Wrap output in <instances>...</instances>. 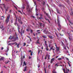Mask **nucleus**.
<instances>
[{
	"label": "nucleus",
	"instance_id": "obj_1",
	"mask_svg": "<svg viewBox=\"0 0 73 73\" xmlns=\"http://www.w3.org/2000/svg\"><path fill=\"white\" fill-rule=\"evenodd\" d=\"M9 40L11 39V41L12 42H15L16 40H18L19 39V38L18 37V35L17 34V33H15V36L14 35L13 37H12L10 36L9 38Z\"/></svg>",
	"mask_w": 73,
	"mask_h": 73
},
{
	"label": "nucleus",
	"instance_id": "obj_2",
	"mask_svg": "<svg viewBox=\"0 0 73 73\" xmlns=\"http://www.w3.org/2000/svg\"><path fill=\"white\" fill-rule=\"evenodd\" d=\"M10 18V15L9 14L8 16H7L6 19L5 20V23L6 24H7L9 22V19Z\"/></svg>",
	"mask_w": 73,
	"mask_h": 73
},
{
	"label": "nucleus",
	"instance_id": "obj_3",
	"mask_svg": "<svg viewBox=\"0 0 73 73\" xmlns=\"http://www.w3.org/2000/svg\"><path fill=\"white\" fill-rule=\"evenodd\" d=\"M3 8H4L5 9V10L6 11H8V9L9 8V7H6L5 5H4L3 7Z\"/></svg>",
	"mask_w": 73,
	"mask_h": 73
},
{
	"label": "nucleus",
	"instance_id": "obj_4",
	"mask_svg": "<svg viewBox=\"0 0 73 73\" xmlns=\"http://www.w3.org/2000/svg\"><path fill=\"white\" fill-rule=\"evenodd\" d=\"M69 35V38L70 41H71L72 40V35L71 34H68Z\"/></svg>",
	"mask_w": 73,
	"mask_h": 73
},
{
	"label": "nucleus",
	"instance_id": "obj_5",
	"mask_svg": "<svg viewBox=\"0 0 73 73\" xmlns=\"http://www.w3.org/2000/svg\"><path fill=\"white\" fill-rule=\"evenodd\" d=\"M60 20H59V22L58 23V26L60 28V30L61 29V26L60 25Z\"/></svg>",
	"mask_w": 73,
	"mask_h": 73
},
{
	"label": "nucleus",
	"instance_id": "obj_6",
	"mask_svg": "<svg viewBox=\"0 0 73 73\" xmlns=\"http://www.w3.org/2000/svg\"><path fill=\"white\" fill-rule=\"evenodd\" d=\"M27 11L28 12H30V9L29 6H27Z\"/></svg>",
	"mask_w": 73,
	"mask_h": 73
},
{
	"label": "nucleus",
	"instance_id": "obj_7",
	"mask_svg": "<svg viewBox=\"0 0 73 73\" xmlns=\"http://www.w3.org/2000/svg\"><path fill=\"white\" fill-rule=\"evenodd\" d=\"M55 60V58H52L50 60V63H52Z\"/></svg>",
	"mask_w": 73,
	"mask_h": 73
},
{
	"label": "nucleus",
	"instance_id": "obj_8",
	"mask_svg": "<svg viewBox=\"0 0 73 73\" xmlns=\"http://www.w3.org/2000/svg\"><path fill=\"white\" fill-rule=\"evenodd\" d=\"M21 18L20 16L19 17V19H18V21L19 23H21Z\"/></svg>",
	"mask_w": 73,
	"mask_h": 73
},
{
	"label": "nucleus",
	"instance_id": "obj_9",
	"mask_svg": "<svg viewBox=\"0 0 73 73\" xmlns=\"http://www.w3.org/2000/svg\"><path fill=\"white\" fill-rule=\"evenodd\" d=\"M40 40V38H38L37 40L36 41V44H40V43L39 42V41Z\"/></svg>",
	"mask_w": 73,
	"mask_h": 73
},
{
	"label": "nucleus",
	"instance_id": "obj_10",
	"mask_svg": "<svg viewBox=\"0 0 73 73\" xmlns=\"http://www.w3.org/2000/svg\"><path fill=\"white\" fill-rule=\"evenodd\" d=\"M45 13H46V15H47V16H48V18L50 19V17L49 16V14H48V13H46V12H45Z\"/></svg>",
	"mask_w": 73,
	"mask_h": 73
},
{
	"label": "nucleus",
	"instance_id": "obj_11",
	"mask_svg": "<svg viewBox=\"0 0 73 73\" xmlns=\"http://www.w3.org/2000/svg\"><path fill=\"white\" fill-rule=\"evenodd\" d=\"M4 59V58L3 56H1V58H0V60L1 61L3 60V61H4L3 59Z\"/></svg>",
	"mask_w": 73,
	"mask_h": 73
},
{
	"label": "nucleus",
	"instance_id": "obj_12",
	"mask_svg": "<svg viewBox=\"0 0 73 73\" xmlns=\"http://www.w3.org/2000/svg\"><path fill=\"white\" fill-rule=\"evenodd\" d=\"M14 25H15L16 26L17 25V26H18V24L17 23V21H16L15 23H14Z\"/></svg>",
	"mask_w": 73,
	"mask_h": 73
},
{
	"label": "nucleus",
	"instance_id": "obj_13",
	"mask_svg": "<svg viewBox=\"0 0 73 73\" xmlns=\"http://www.w3.org/2000/svg\"><path fill=\"white\" fill-rule=\"evenodd\" d=\"M20 26H19V24H18V32H19V33L20 32L19 30L20 29Z\"/></svg>",
	"mask_w": 73,
	"mask_h": 73
},
{
	"label": "nucleus",
	"instance_id": "obj_14",
	"mask_svg": "<svg viewBox=\"0 0 73 73\" xmlns=\"http://www.w3.org/2000/svg\"><path fill=\"white\" fill-rule=\"evenodd\" d=\"M59 50H60L59 48H58L57 46L56 49V51H57V52H58Z\"/></svg>",
	"mask_w": 73,
	"mask_h": 73
},
{
	"label": "nucleus",
	"instance_id": "obj_15",
	"mask_svg": "<svg viewBox=\"0 0 73 73\" xmlns=\"http://www.w3.org/2000/svg\"><path fill=\"white\" fill-rule=\"evenodd\" d=\"M46 49L47 51H48L49 50V48H48V45H47L46 47Z\"/></svg>",
	"mask_w": 73,
	"mask_h": 73
},
{
	"label": "nucleus",
	"instance_id": "obj_16",
	"mask_svg": "<svg viewBox=\"0 0 73 73\" xmlns=\"http://www.w3.org/2000/svg\"><path fill=\"white\" fill-rule=\"evenodd\" d=\"M59 21V17H58V16H57V21L58 24Z\"/></svg>",
	"mask_w": 73,
	"mask_h": 73
},
{
	"label": "nucleus",
	"instance_id": "obj_17",
	"mask_svg": "<svg viewBox=\"0 0 73 73\" xmlns=\"http://www.w3.org/2000/svg\"><path fill=\"white\" fill-rule=\"evenodd\" d=\"M45 17V19L46 20H47L48 22L49 23H50V21L49 20V19H46V17Z\"/></svg>",
	"mask_w": 73,
	"mask_h": 73
},
{
	"label": "nucleus",
	"instance_id": "obj_18",
	"mask_svg": "<svg viewBox=\"0 0 73 73\" xmlns=\"http://www.w3.org/2000/svg\"><path fill=\"white\" fill-rule=\"evenodd\" d=\"M27 68V66H26L25 67V69H24L23 71H26Z\"/></svg>",
	"mask_w": 73,
	"mask_h": 73
},
{
	"label": "nucleus",
	"instance_id": "obj_19",
	"mask_svg": "<svg viewBox=\"0 0 73 73\" xmlns=\"http://www.w3.org/2000/svg\"><path fill=\"white\" fill-rule=\"evenodd\" d=\"M10 60H7L5 62V64H7V63H8L9 62H10Z\"/></svg>",
	"mask_w": 73,
	"mask_h": 73
},
{
	"label": "nucleus",
	"instance_id": "obj_20",
	"mask_svg": "<svg viewBox=\"0 0 73 73\" xmlns=\"http://www.w3.org/2000/svg\"><path fill=\"white\" fill-rule=\"evenodd\" d=\"M49 37V38H50V39H53V38L52 37V36H48Z\"/></svg>",
	"mask_w": 73,
	"mask_h": 73
},
{
	"label": "nucleus",
	"instance_id": "obj_21",
	"mask_svg": "<svg viewBox=\"0 0 73 73\" xmlns=\"http://www.w3.org/2000/svg\"><path fill=\"white\" fill-rule=\"evenodd\" d=\"M42 37H43V38H46L47 37V36L45 35V36H42Z\"/></svg>",
	"mask_w": 73,
	"mask_h": 73
},
{
	"label": "nucleus",
	"instance_id": "obj_22",
	"mask_svg": "<svg viewBox=\"0 0 73 73\" xmlns=\"http://www.w3.org/2000/svg\"><path fill=\"white\" fill-rule=\"evenodd\" d=\"M19 45H20V44H17V46L18 48H19Z\"/></svg>",
	"mask_w": 73,
	"mask_h": 73
},
{
	"label": "nucleus",
	"instance_id": "obj_23",
	"mask_svg": "<svg viewBox=\"0 0 73 73\" xmlns=\"http://www.w3.org/2000/svg\"><path fill=\"white\" fill-rule=\"evenodd\" d=\"M57 12L58 13H59V14H60V13L58 11V9H57Z\"/></svg>",
	"mask_w": 73,
	"mask_h": 73
},
{
	"label": "nucleus",
	"instance_id": "obj_24",
	"mask_svg": "<svg viewBox=\"0 0 73 73\" xmlns=\"http://www.w3.org/2000/svg\"><path fill=\"white\" fill-rule=\"evenodd\" d=\"M39 19H41V20L44 19V18H43V17H39Z\"/></svg>",
	"mask_w": 73,
	"mask_h": 73
},
{
	"label": "nucleus",
	"instance_id": "obj_25",
	"mask_svg": "<svg viewBox=\"0 0 73 73\" xmlns=\"http://www.w3.org/2000/svg\"><path fill=\"white\" fill-rule=\"evenodd\" d=\"M47 56H48V55H46L45 58H44V59H46L47 57Z\"/></svg>",
	"mask_w": 73,
	"mask_h": 73
},
{
	"label": "nucleus",
	"instance_id": "obj_26",
	"mask_svg": "<svg viewBox=\"0 0 73 73\" xmlns=\"http://www.w3.org/2000/svg\"><path fill=\"white\" fill-rule=\"evenodd\" d=\"M25 8V5H23V6H22V9H24Z\"/></svg>",
	"mask_w": 73,
	"mask_h": 73
},
{
	"label": "nucleus",
	"instance_id": "obj_27",
	"mask_svg": "<svg viewBox=\"0 0 73 73\" xmlns=\"http://www.w3.org/2000/svg\"><path fill=\"white\" fill-rule=\"evenodd\" d=\"M66 1L68 3H69L70 2L68 0H66Z\"/></svg>",
	"mask_w": 73,
	"mask_h": 73
},
{
	"label": "nucleus",
	"instance_id": "obj_28",
	"mask_svg": "<svg viewBox=\"0 0 73 73\" xmlns=\"http://www.w3.org/2000/svg\"><path fill=\"white\" fill-rule=\"evenodd\" d=\"M23 64H25V65H27V64H26V63L25 62V61L23 63Z\"/></svg>",
	"mask_w": 73,
	"mask_h": 73
},
{
	"label": "nucleus",
	"instance_id": "obj_29",
	"mask_svg": "<svg viewBox=\"0 0 73 73\" xmlns=\"http://www.w3.org/2000/svg\"><path fill=\"white\" fill-rule=\"evenodd\" d=\"M58 60H62V58H58Z\"/></svg>",
	"mask_w": 73,
	"mask_h": 73
},
{
	"label": "nucleus",
	"instance_id": "obj_30",
	"mask_svg": "<svg viewBox=\"0 0 73 73\" xmlns=\"http://www.w3.org/2000/svg\"><path fill=\"white\" fill-rule=\"evenodd\" d=\"M52 72H53V73H56V72L54 70V71H52Z\"/></svg>",
	"mask_w": 73,
	"mask_h": 73
},
{
	"label": "nucleus",
	"instance_id": "obj_31",
	"mask_svg": "<svg viewBox=\"0 0 73 73\" xmlns=\"http://www.w3.org/2000/svg\"><path fill=\"white\" fill-rule=\"evenodd\" d=\"M9 48H7V52H8V51H9Z\"/></svg>",
	"mask_w": 73,
	"mask_h": 73
},
{
	"label": "nucleus",
	"instance_id": "obj_32",
	"mask_svg": "<svg viewBox=\"0 0 73 73\" xmlns=\"http://www.w3.org/2000/svg\"><path fill=\"white\" fill-rule=\"evenodd\" d=\"M39 24L40 26H42V23H39Z\"/></svg>",
	"mask_w": 73,
	"mask_h": 73
},
{
	"label": "nucleus",
	"instance_id": "obj_33",
	"mask_svg": "<svg viewBox=\"0 0 73 73\" xmlns=\"http://www.w3.org/2000/svg\"><path fill=\"white\" fill-rule=\"evenodd\" d=\"M63 71H64V73H66V72H65V68H63Z\"/></svg>",
	"mask_w": 73,
	"mask_h": 73
},
{
	"label": "nucleus",
	"instance_id": "obj_34",
	"mask_svg": "<svg viewBox=\"0 0 73 73\" xmlns=\"http://www.w3.org/2000/svg\"><path fill=\"white\" fill-rule=\"evenodd\" d=\"M70 15H72L73 16V12L72 11L71 12V13H70Z\"/></svg>",
	"mask_w": 73,
	"mask_h": 73
},
{
	"label": "nucleus",
	"instance_id": "obj_35",
	"mask_svg": "<svg viewBox=\"0 0 73 73\" xmlns=\"http://www.w3.org/2000/svg\"><path fill=\"white\" fill-rule=\"evenodd\" d=\"M55 66H56L57 67H58V64L57 63H56V64H55Z\"/></svg>",
	"mask_w": 73,
	"mask_h": 73
},
{
	"label": "nucleus",
	"instance_id": "obj_36",
	"mask_svg": "<svg viewBox=\"0 0 73 73\" xmlns=\"http://www.w3.org/2000/svg\"><path fill=\"white\" fill-rule=\"evenodd\" d=\"M1 29H2L3 28V25H2L1 27H0Z\"/></svg>",
	"mask_w": 73,
	"mask_h": 73
},
{
	"label": "nucleus",
	"instance_id": "obj_37",
	"mask_svg": "<svg viewBox=\"0 0 73 73\" xmlns=\"http://www.w3.org/2000/svg\"><path fill=\"white\" fill-rule=\"evenodd\" d=\"M45 4V1H43V4L44 5Z\"/></svg>",
	"mask_w": 73,
	"mask_h": 73
},
{
	"label": "nucleus",
	"instance_id": "obj_38",
	"mask_svg": "<svg viewBox=\"0 0 73 73\" xmlns=\"http://www.w3.org/2000/svg\"><path fill=\"white\" fill-rule=\"evenodd\" d=\"M53 47H51V48H50V50H51V49H52Z\"/></svg>",
	"mask_w": 73,
	"mask_h": 73
},
{
	"label": "nucleus",
	"instance_id": "obj_39",
	"mask_svg": "<svg viewBox=\"0 0 73 73\" xmlns=\"http://www.w3.org/2000/svg\"><path fill=\"white\" fill-rule=\"evenodd\" d=\"M45 24H43L42 25V26H43V27H45Z\"/></svg>",
	"mask_w": 73,
	"mask_h": 73
},
{
	"label": "nucleus",
	"instance_id": "obj_40",
	"mask_svg": "<svg viewBox=\"0 0 73 73\" xmlns=\"http://www.w3.org/2000/svg\"><path fill=\"white\" fill-rule=\"evenodd\" d=\"M40 53V50H38V54H39Z\"/></svg>",
	"mask_w": 73,
	"mask_h": 73
},
{
	"label": "nucleus",
	"instance_id": "obj_41",
	"mask_svg": "<svg viewBox=\"0 0 73 73\" xmlns=\"http://www.w3.org/2000/svg\"><path fill=\"white\" fill-rule=\"evenodd\" d=\"M23 24V22L21 20V24Z\"/></svg>",
	"mask_w": 73,
	"mask_h": 73
},
{
	"label": "nucleus",
	"instance_id": "obj_42",
	"mask_svg": "<svg viewBox=\"0 0 73 73\" xmlns=\"http://www.w3.org/2000/svg\"><path fill=\"white\" fill-rule=\"evenodd\" d=\"M25 45H26V43H24V45H23V46H25Z\"/></svg>",
	"mask_w": 73,
	"mask_h": 73
},
{
	"label": "nucleus",
	"instance_id": "obj_43",
	"mask_svg": "<svg viewBox=\"0 0 73 73\" xmlns=\"http://www.w3.org/2000/svg\"><path fill=\"white\" fill-rule=\"evenodd\" d=\"M59 7H60L61 8H62V6H61V5H59Z\"/></svg>",
	"mask_w": 73,
	"mask_h": 73
},
{
	"label": "nucleus",
	"instance_id": "obj_44",
	"mask_svg": "<svg viewBox=\"0 0 73 73\" xmlns=\"http://www.w3.org/2000/svg\"><path fill=\"white\" fill-rule=\"evenodd\" d=\"M64 49H66V46H64Z\"/></svg>",
	"mask_w": 73,
	"mask_h": 73
},
{
	"label": "nucleus",
	"instance_id": "obj_45",
	"mask_svg": "<svg viewBox=\"0 0 73 73\" xmlns=\"http://www.w3.org/2000/svg\"><path fill=\"white\" fill-rule=\"evenodd\" d=\"M33 31L32 30V29H31V33H33Z\"/></svg>",
	"mask_w": 73,
	"mask_h": 73
},
{
	"label": "nucleus",
	"instance_id": "obj_46",
	"mask_svg": "<svg viewBox=\"0 0 73 73\" xmlns=\"http://www.w3.org/2000/svg\"><path fill=\"white\" fill-rule=\"evenodd\" d=\"M23 59L24 58H25V55H24L23 56Z\"/></svg>",
	"mask_w": 73,
	"mask_h": 73
},
{
	"label": "nucleus",
	"instance_id": "obj_47",
	"mask_svg": "<svg viewBox=\"0 0 73 73\" xmlns=\"http://www.w3.org/2000/svg\"><path fill=\"white\" fill-rule=\"evenodd\" d=\"M29 52H30V53H31V52H32V51L31 50H29Z\"/></svg>",
	"mask_w": 73,
	"mask_h": 73
},
{
	"label": "nucleus",
	"instance_id": "obj_48",
	"mask_svg": "<svg viewBox=\"0 0 73 73\" xmlns=\"http://www.w3.org/2000/svg\"><path fill=\"white\" fill-rule=\"evenodd\" d=\"M3 49H4V48H3V47H2L1 48V50H3Z\"/></svg>",
	"mask_w": 73,
	"mask_h": 73
},
{
	"label": "nucleus",
	"instance_id": "obj_49",
	"mask_svg": "<svg viewBox=\"0 0 73 73\" xmlns=\"http://www.w3.org/2000/svg\"><path fill=\"white\" fill-rule=\"evenodd\" d=\"M31 56H32V55H33V52H31Z\"/></svg>",
	"mask_w": 73,
	"mask_h": 73
},
{
	"label": "nucleus",
	"instance_id": "obj_50",
	"mask_svg": "<svg viewBox=\"0 0 73 73\" xmlns=\"http://www.w3.org/2000/svg\"><path fill=\"white\" fill-rule=\"evenodd\" d=\"M16 42H14V43H12V45H14V44H15Z\"/></svg>",
	"mask_w": 73,
	"mask_h": 73
},
{
	"label": "nucleus",
	"instance_id": "obj_51",
	"mask_svg": "<svg viewBox=\"0 0 73 73\" xmlns=\"http://www.w3.org/2000/svg\"><path fill=\"white\" fill-rule=\"evenodd\" d=\"M55 46H56V49H57V46L56 44H55Z\"/></svg>",
	"mask_w": 73,
	"mask_h": 73
},
{
	"label": "nucleus",
	"instance_id": "obj_52",
	"mask_svg": "<svg viewBox=\"0 0 73 73\" xmlns=\"http://www.w3.org/2000/svg\"><path fill=\"white\" fill-rule=\"evenodd\" d=\"M42 11H43L44 9V8L43 7L42 8Z\"/></svg>",
	"mask_w": 73,
	"mask_h": 73
},
{
	"label": "nucleus",
	"instance_id": "obj_53",
	"mask_svg": "<svg viewBox=\"0 0 73 73\" xmlns=\"http://www.w3.org/2000/svg\"><path fill=\"white\" fill-rule=\"evenodd\" d=\"M48 47H49V48H50V44H49Z\"/></svg>",
	"mask_w": 73,
	"mask_h": 73
},
{
	"label": "nucleus",
	"instance_id": "obj_54",
	"mask_svg": "<svg viewBox=\"0 0 73 73\" xmlns=\"http://www.w3.org/2000/svg\"><path fill=\"white\" fill-rule=\"evenodd\" d=\"M9 13H11V10H10V11H9Z\"/></svg>",
	"mask_w": 73,
	"mask_h": 73
},
{
	"label": "nucleus",
	"instance_id": "obj_55",
	"mask_svg": "<svg viewBox=\"0 0 73 73\" xmlns=\"http://www.w3.org/2000/svg\"><path fill=\"white\" fill-rule=\"evenodd\" d=\"M44 49V48L43 47V46H42V48H41V49Z\"/></svg>",
	"mask_w": 73,
	"mask_h": 73
},
{
	"label": "nucleus",
	"instance_id": "obj_56",
	"mask_svg": "<svg viewBox=\"0 0 73 73\" xmlns=\"http://www.w3.org/2000/svg\"><path fill=\"white\" fill-rule=\"evenodd\" d=\"M13 23V20H11V23Z\"/></svg>",
	"mask_w": 73,
	"mask_h": 73
},
{
	"label": "nucleus",
	"instance_id": "obj_57",
	"mask_svg": "<svg viewBox=\"0 0 73 73\" xmlns=\"http://www.w3.org/2000/svg\"><path fill=\"white\" fill-rule=\"evenodd\" d=\"M12 43H10V44H8V45H12Z\"/></svg>",
	"mask_w": 73,
	"mask_h": 73
},
{
	"label": "nucleus",
	"instance_id": "obj_58",
	"mask_svg": "<svg viewBox=\"0 0 73 73\" xmlns=\"http://www.w3.org/2000/svg\"><path fill=\"white\" fill-rule=\"evenodd\" d=\"M68 70H66L67 72H66V73H68Z\"/></svg>",
	"mask_w": 73,
	"mask_h": 73
},
{
	"label": "nucleus",
	"instance_id": "obj_59",
	"mask_svg": "<svg viewBox=\"0 0 73 73\" xmlns=\"http://www.w3.org/2000/svg\"><path fill=\"white\" fill-rule=\"evenodd\" d=\"M36 16H38V13H36Z\"/></svg>",
	"mask_w": 73,
	"mask_h": 73
},
{
	"label": "nucleus",
	"instance_id": "obj_60",
	"mask_svg": "<svg viewBox=\"0 0 73 73\" xmlns=\"http://www.w3.org/2000/svg\"><path fill=\"white\" fill-rule=\"evenodd\" d=\"M27 31H28L29 32V29H27Z\"/></svg>",
	"mask_w": 73,
	"mask_h": 73
},
{
	"label": "nucleus",
	"instance_id": "obj_61",
	"mask_svg": "<svg viewBox=\"0 0 73 73\" xmlns=\"http://www.w3.org/2000/svg\"><path fill=\"white\" fill-rule=\"evenodd\" d=\"M34 3L35 4V5L36 4V1H35V2H34Z\"/></svg>",
	"mask_w": 73,
	"mask_h": 73
},
{
	"label": "nucleus",
	"instance_id": "obj_62",
	"mask_svg": "<svg viewBox=\"0 0 73 73\" xmlns=\"http://www.w3.org/2000/svg\"><path fill=\"white\" fill-rule=\"evenodd\" d=\"M65 41H66V42H67V40L66 39L65 40Z\"/></svg>",
	"mask_w": 73,
	"mask_h": 73
},
{
	"label": "nucleus",
	"instance_id": "obj_63",
	"mask_svg": "<svg viewBox=\"0 0 73 73\" xmlns=\"http://www.w3.org/2000/svg\"><path fill=\"white\" fill-rule=\"evenodd\" d=\"M40 30H38L37 31V32H40Z\"/></svg>",
	"mask_w": 73,
	"mask_h": 73
},
{
	"label": "nucleus",
	"instance_id": "obj_64",
	"mask_svg": "<svg viewBox=\"0 0 73 73\" xmlns=\"http://www.w3.org/2000/svg\"><path fill=\"white\" fill-rule=\"evenodd\" d=\"M67 48L68 49H69V48L68 47V46H67Z\"/></svg>",
	"mask_w": 73,
	"mask_h": 73
}]
</instances>
